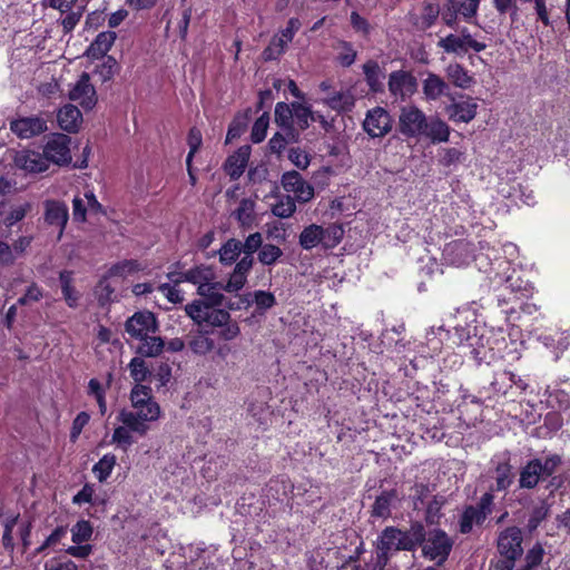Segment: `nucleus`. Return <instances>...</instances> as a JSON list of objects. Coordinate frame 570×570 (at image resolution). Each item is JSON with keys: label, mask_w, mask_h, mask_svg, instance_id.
<instances>
[{"label": "nucleus", "mask_w": 570, "mask_h": 570, "mask_svg": "<svg viewBox=\"0 0 570 570\" xmlns=\"http://www.w3.org/2000/svg\"><path fill=\"white\" fill-rule=\"evenodd\" d=\"M161 409L158 403H149V406L138 410L122 409L117 415L120 423L114 429L111 443L127 452L135 443V435L145 436L150 430V424L158 421Z\"/></svg>", "instance_id": "obj_1"}, {"label": "nucleus", "mask_w": 570, "mask_h": 570, "mask_svg": "<svg viewBox=\"0 0 570 570\" xmlns=\"http://www.w3.org/2000/svg\"><path fill=\"white\" fill-rule=\"evenodd\" d=\"M502 250L504 257L507 258V263L509 264L508 271L511 269V273H507L504 277V284H501V296H503V301H511L512 298L521 299L528 297L531 293L528 282L523 281L520 271L517 269L521 264L519 262V249L518 246L512 243H507L502 246Z\"/></svg>", "instance_id": "obj_2"}, {"label": "nucleus", "mask_w": 570, "mask_h": 570, "mask_svg": "<svg viewBox=\"0 0 570 570\" xmlns=\"http://www.w3.org/2000/svg\"><path fill=\"white\" fill-rule=\"evenodd\" d=\"M453 540L442 529H433L425 532L422 544V554L424 558L435 561V567L442 566L449 558Z\"/></svg>", "instance_id": "obj_3"}, {"label": "nucleus", "mask_w": 570, "mask_h": 570, "mask_svg": "<svg viewBox=\"0 0 570 570\" xmlns=\"http://www.w3.org/2000/svg\"><path fill=\"white\" fill-rule=\"evenodd\" d=\"M401 530L395 527H386L376 542L375 559L367 563L368 570H384L393 551H401Z\"/></svg>", "instance_id": "obj_4"}, {"label": "nucleus", "mask_w": 570, "mask_h": 570, "mask_svg": "<svg viewBox=\"0 0 570 570\" xmlns=\"http://www.w3.org/2000/svg\"><path fill=\"white\" fill-rule=\"evenodd\" d=\"M203 301H194L185 306L186 314L198 325L207 324L213 327L219 328L232 316L223 308H215Z\"/></svg>", "instance_id": "obj_5"}, {"label": "nucleus", "mask_w": 570, "mask_h": 570, "mask_svg": "<svg viewBox=\"0 0 570 570\" xmlns=\"http://www.w3.org/2000/svg\"><path fill=\"white\" fill-rule=\"evenodd\" d=\"M494 495L490 492L484 493L478 505H469L464 509L460 519V532L470 533L473 525H481L493 510Z\"/></svg>", "instance_id": "obj_6"}, {"label": "nucleus", "mask_w": 570, "mask_h": 570, "mask_svg": "<svg viewBox=\"0 0 570 570\" xmlns=\"http://www.w3.org/2000/svg\"><path fill=\"white\" fill-rule=\"evenodd\" d=\"M480 0H449L441 12L448 27H455L459 20L471 22L476 13Z\"/></svg>", "instance_id": "obj_7"}, {"label": "nucleus", "mask_w": 570, "mask_h": 570, "mask_svg": "<svg viewBox=\"0 0 570 570\" xmlns=\"http://www.w3.org/2000/svg\"><path fill=\"white\" fill-rule=\"evenodd\" d=\"M389 91L394 100L405 101L410 99L417 90V80L405 70L392 71L389 75Z\"/></svg>", "instance_id": "obj_8"}, {"label": "nucleus", "mask_w": 570, "mask_h": 570, "mask_svg": "<svg viewBox=\"0 0 570 570\" xmlns=\"http://www.w3.org/2000/svg\"><path fill=\"white\" fill-rule=\"evenodd\" d=\"M426 116L415 106H406L401 109L399 127L402 135L406 137H420L426 127Z\"/></svg>", "instance_id": "obj_9"}, {"label": "nucleus", "mask_w": 570, "mask_h": 570, "mask_svg": "<svg viewBox=\"0 0 570 570\" xmlns=\"http://www.w3.org/2000/svg\"><path fill=\"white\" fill-rule=\"evenodd\" d=\"M71 138L65 134H53L43 148V155L49 163L58 166L68 165L71 161Z\"/></svg>", "instance_id": "obj_10"}, {"label": "nucleus", "mask_w": 570, "mask_h": 570, "mask_svg": "<svg viewBox=\"0 0 570 570\" xmlns=\"http://www.w3.org/2000/svg\"><path fill=\"white\" fill-rule=\"evenodd\" d=\"M522 531L518 527H511L501 532V554L508 559L507 564L501 566V570H511L513 562L522 556Z\"/></svg>", "instance_id": "obj_11"}, {"label": "nucleus", "mask_w": 570, "mask_h": 570, "mask_svg": "<svg viewBox=\"0 0 570 570\" xmlns=\"http://www.w3.org/2000/svg\"><path fill=\"white\" fill-rule=\"evenodd\" d=\"M392 117L382 107H375L366 112L363 129L371 138H382L392 130Z\"/></svg>", "instance_id": "obj_12"}, {"label": "nucleus", "mask_w": 570, "mask_h": 570, "mask_svg": "<svg viewBox=\"0 0 570 570\" xmlns=\"http://www.w3.org/2000/svg\"><path fill=\"white\" fill-rule=\"evenodd\" d=\"M9 126L19 139H30L48 130L47 120L36 115L11 119Z\"/></svg>", "instance_id": "obj_13"}, {"label": "nucleus", "mask_w": 570, "mask_h": 570, "mask_svg": "<svg viewBox=\"0 0 570 570\" xmlns=\"http://www.w3.org/2000/svg\"><path fill=\"white\" fill-rule=\"evenodd\" d=\"M438 46L445 52L455 53L458 56H464L470 50L480 52L487 47L484 42L479 41L473 36L461 37L453 33L441 38L438 42Z\"/></svg>", "instance_id": "obj_14"}, {"label": "nucleus", "mask_w": 570, "mask_h": 570, "mask_svg": "<svg viewBox=\"0 0 570 570\" xmlns=\"http://www.w3.org/2000/svg\"><path fill=\"white\" fill-rule=\"evenodd\" d=\"M125 330L132 338H144L158 331V323L151 312H136L126 321Z\"/></svg>", "instance_id": "obj_15"}, {"label": "nucleus", "mask_w": 570, "mask_h": 570, "mask_svg": "<svg viewBox=\"0 0 570 570\" xmlns=\"http://www.w3.org/2000/svg\"><path fill=\"white\" fill-rule=\"evenodd\" d=\"M442 255L446 264L461 267L473 259L474 247L466 239H456L444 246Z\"/></svg>", "instance_id": "obj_16"}, {"label": "nucleus", "mask_w": 570, "mask_h": 570, "mask_svg": "<svg viewBox=\"0 0 570 570\" xmlns=\"http://www.w3.org/2000/svg\"><path fill=\"white\" fill-rule=\"evenodd\" d=\"M283 188L294 195L299 203H307L314 197V188L302 175L295 170L287 171L282 176Z\"/></svg>", "instance_id": "obj_17"}, {"label": "nucleus", "mask_w": 570, "mask_h": 570, "mask_svg": "<svg viewBox=\"0 0 570 570\" xmlns=\"http://www.w3.org/2000/svg\"><path fill=\"white\" fill-rule=\"evenodd\" d=\"M43 218L49 226L58 230V239H60L69 219L67 205L59 200H46Z\"/></svg>", "instance_id": "obj_18"}, {"label": "nucleus", "mask_w": 570, "mask_h": 570, "mask_svg": "<svg viewBox=\"0 0 570 570\" xmlns=\"http://www.w3.org/2000/svg\"><path fill=\"white\" fill-rule=\"evenodd\" d=\"M69 98L78 101L86 109H91L96 105V90L90 83L89 73H81L73 88L69 91Z\"/></svg>", "instance_id": "obj_19"}, {"label": "nucleus", "mask_w": 570, "mask_h": 570, "mask_svg": "<svg viewBox=\"0 0 570 570\" xmlns=\"http://www.w3.org/2000/svg\"><path fill=\"white\" fill-rule=\"evenodd\" d=\"M16 165L29 173H42L48 169V161L43 154L35 150H21L14 158Z\"/></svg>", "instance_id": "obj_20"}, {"label": "nucleus", "mask_w": 570, "mask_h": 570, "mask_svg": "<svg viewBox=\"0 0 570 570\" xmlns=\"http://www.w3.org/2000/svg\"><path fill=\"white\" fill-rule=\"evenodd\" d=\"M449 90V83L434 72H426V77L422 80V92L429 101H435L442 96H446Z\"/></svg>", "instance_id": "obj_21"}, {"label": "nucleus", "mask_w": 570, "mask_h": 570, "mask_svg": "<svg viewBox=\"0 0 570 570\" xmlns=\"http://www.w3.org/2000/svg\"><path fill=\"white\" fill-rule=\"evenodd\" d=\"M249 156H250V147L249 146H242L239 147L233 155H230L225 164H224V169L226 171V174L232 178V179H238L247 164H248V160H249Z\"/></svg>", "instance_id": "obj_22"}, {"label": "nucleus", "mask_w": 570, "mask_h": 570, "mask_svg": "<svg viewBox=\"0 0 570 570\" xmlns=\"http://www.w3.org/2000/svg\"><path fill=\"white\" fill-rule=\"evenodd\" d=\"M117 39L115 31H102L87 48L85 55L90 59H100L107 55Z\"/></svg>", "instance_id": "obj_23"}, {"label": "nucleus", "mask_w": 570, "mask_h": 570, "mask_svg": "<svg viewBox=\"0 0 570 570\" xmlns=\"http://www.w3.org/2000/svg\"><path fill=\"white\" fill-rule=\"evenodd\" d=\"M445 76L454 87L460 89H469L475 82L469 70L458 62H452L446 66Z\"/></svg>", "instance_id": "obj_24"}, {"label": "nucleus", "mask_w": 570, "mask_h": 570, "mask_svg": "<svg viewBox=\"0 0 570 570\" xmlns=\"http://www.w3.org/2000/svg\"><path fill=\"white\" fill-rule=\"evenodd\" d=\"M57 120L61 129L68 132H76L81 124L80 110L73 105H66L59 109Z\"/></svg>", "instance_id": "obj_25"}, {"label": "nucleus", "mask_w": 570, "mask_h": 570, "mask_svg": "<svg viewBox=\"0 0 570 570\" xmlns=\"http://www.w3.org/2000/svg\"><path fill=\"white\" fill-rule=\"evenodd\" d=\"M425 529L421 522H414L406 531L401 530V548L403 551H413L417 546L423 544Z\"/></svg>", "instance_id": "obj_26"}, {"label": "nucleus", "mask_w": 570, "mask_h": 570, "mask_svg": "<svg viewBox=\"0 0 570 570\" xmlns=\"http://www.w3.org/2000/svg\"><path fill=\"white\" fill-rule=\"evenodd\" d=\"M476 104L472 99L453 102L446 108L450 119L453 121L469 122L475 117Z\"/></svg>", "instance_id": "obj_27"}, {"label": "nucleus", "mask_w": 570, "mask_h": 570, "mask_svg": "<svg viewBox=\"0 0 570 570\" xmlns=\"http://www.w3.org/2000/svg\"><path fill=\"white\" fill-rule=\"evenodd\" d=\"M543 480L541 474L540 459L530 460L521 470L519 484L523 489H533Z\"/></svg>", "instance_id": "obj_28"}, {"label": "nucleus", "mask_w": 570, "mask_h": 570, "mask_svg": "<svg viewBox=\"0 0 570 570\" xmlns=\"http://www.w3.org/2000/svg\"><path fill=\"white\" fill-rule=\"evenodd\" d=\"M323 226L311 224L306 226L298 236V244L305 250H311L314 247L323 246Z\"/></svg>", "instance_id": "obj_29"}, {"label": "nucleus", "mask_w": 570, "mask_h": 570, "mask_svg": "<svg viewBox=\"0 0 570 570\" xmlns=\"http://www.w3.org/2000/svg\"><path fill=\"white\" fill-rule=\"evenodd\" d=\"M222 291H224L223 284L213 281H208L207 284L197 288L198 294L205 298L203 302L209 304V306H220L223 304L224 295Z\"/></svg>", "instance_id": "obj_30"}, {"label": "nucleus", "mask_w": 570, "mask_h": 570, "mask_svg": "<svg viewBox=\"0 0 570 570\" xmlns=\"http://www.w3.org/2000/svg\"><path fill=\"white\" fill-rule=\"evenodd\" d=\"M131 409L138 410L140 407L149 406V403H157L153 396V390L150 386L136 384L129 395Z\"/></svg>", "instance_id": "obj_31"}, {"label": "nucleus", "mask_w": 570, "mask_h": 570, "mask_svg": "<svg viewBox=\"0 0 570 570\" xmlns=\"http://www.w3.org/2000/svg\"><path fill=\"white\" fill-rule=\"evenodd\" d=\"M422 136H425L431 139L432 142H443L449 140L450 128L449 126L438 119L426 120V127H424V132Z\"/></svg>", "instance_id": "obj_32"}, {"label": "nucleus", "mask_w": 570, "mask_h": 570, "mask_svg": "<svg viewBox=\"0 0 570 570\" xmlns=\"http://www.w3.org/2000/svg\"><path fill=\"white\" fill-rule=\"evenodd\" d=\"M366 83L373 92L383 91L382 70L376 61L368 60L363 65Z\"/></svg>", "instance_id": "obj_33"}, {"label": "nucleus", "mask_w": 570, "mask_h": 570, "mask_svg": "<svg viewBox=\"0 0 570 570\" xmlns=\"http://www.w3.org/2000/svg\"><path fill=\"white\" fill-rule=\"evenodd\" d=\"M141 344L138 347V353L146 357H156L161 354L165 347V342L159 336H151L149 334L144 338H138Z\"/></svg>", "instance_id": "obj_34"}, {"label": "nucleus", "mask_w": 570, "mask_h": 570, "mask_svg": "<svg viewBox=\"0 0 570 570\" xmlns=\"http://www.w3.org/2000/svg\"><path fill=\"white\" fill-rule=\"evenodd\" d=\"M188 347L195 355L205 356L214 350L215 342L208 336V332H200L190 337Z\"/></svg>", "instance_id": "obj_35"}, {"label": "nucleus", "mask_w": 570, "mask_h": 570, "mask_svg": "<svg viewBox=\"0 0 570 570\" xmlns=\"http://www.w3.org/2000/svg\"><path fill=\"white\" fill-rule=\"evenodd\" d=\"M396 494L394 491H384L376 497L372 505V515L376 518H387L391 514V505L395 500Z\"/></svg>", "instance_id": "obj_36"}, {"label": "nucleus", "mask_w": 570, "mask_h": 570, "mask_svg": "<svg viewBox=\"0 0 570 570\" xmlns=\"http://www.w3.org/2000/svg\"><path fill=\"white\" fill-rule=\"evenodd\" d=\"M243 248V243L235 238L228 239L218 250L219 262L223 265H232L238 258Z\"/></svg>", "instance_id": "obj_37"}, {"label": "nucleus", "mask_w": 570, "mask_h": 570, "mask_svg": "<svg viewBox=\"0 0 570 570\" xmlns=\"http://www.w3.org/2000/svg\"><path fill=\"white\" fill-rule=\"evenodd\" d=\"M116 463V455L107 453L92 466V473L99 482H105L110 476Z\"/></svg>", "instance_id": "obj_38"}, {"label": "nucleus", "mask_w": 570, "mask_h": 570, "mask_svg": "<svg viewBox=\"0 0 570 570\" xmlns=\"http://www.w3.org/2000/svg\"><path fill=\"white\" fill-rule=\"evenodd\" d=\"M255 203L252 199L243 198L234 212V216L242 227H249L254 220Z\"/></svg>", "instance_id": "obj_39"}, {"label": "nucleus", "mask_w": 570, "mask_h": 570, "mask_svg": "<svg viewBox=\"0 0 570 570\" xmlns=\"http://www.w3.org/2000/svg\"><path fill=\"white\" fill-rule=\"evenodd\" d=\"M283 249L277 245L267 243L263 244L262 248L258 250V262L265 266L275 265L279 258L283 256Z\"/></svg>", "instance_id": "obj_40"}, {"label": "nucleus", "mask_w": 570, "mask_h": 570, "mask_svg": "<svg viewBox=\"0 0 570 570\" xmlns=\"http://www.w3.org/2000/svg\"><path fill=\"white\" fill-rule=\"evenodd\" d=\"M185 279L194 285H197V288L207 284L208 281L214 279V273L209 267L206 266H197L185 272Z\"/></svg>", "instance_id": "obj_41"}, {"label": "nucleus", "mask_w": 570, "mask_h": 570, "mask_svg": "<svg viewBox=\"0 0 570 570\" xmlns=\"http://www.w3.org/2000/svg\"><path fill=\"white\" fill-rule=\"evenodd\" d=\"M293 119L296 120V124L301 130L307 129L309 124L316 120L315 114L308 106H305L301 102H293Z\"/></svg>", "instance_id": "obj_42"}, {"label": "nucleus", "mask_w": 570, "mask_h": 570, "mask_svg": "<svg viewBox=\"0 0 570 570\" xmlns=\"http://www.w3.org/2000/svg\"><path fill=\"white\" fill-rule=\"evenodd\" d=\"M551 504L547 500H542L539 505L534 507L528 520L529 531H534L540 523L550 514Z\"/></svg>", "instance_id": "obj_43"}, {"label": "nucleus", "mask_w": 570, "mask_h": 570, "mask_svg": "<svg viewBox=\"0 0 570 570\" xmlns=\"http://www.w3.org/2000/svg\"><path fill=\"white\" fill-rule=\"evenodd\" d=\"M323 247L334 248L341 243L344 229L338 224H331L327 227H323Z\"/></svg>", "instance_id": "obj_44"}, {"label": "nucleus", "mask_w": 570, "mask_h": 570, "mask_svg": "<svg viewBox=\"0 0 570 570\" xmlns=\"http://www.w3.org/2000/svg\"><path fill=\"white\" fill-rule=\"evenodd\" d=\"M295 212V199L291 196L281 197L278 202L272 207V214L278 218H289L294 215Z\"/></svg>", "instance_id": "obj_45"}, {"label": "nucleus", "mask_w": 570, "mask_h": 570, "mask_svg": "<svg viewBox=\"0 0 570 570\" xmlns=\"http://www.w3.org/2000/svg\"><path fill=\"white\" fill-rule=\"evenodd\" d=\"M88 394L96 399L100 414L105 415L107 412L106 387L97 379H91L88 383Z\"/></svg>", "instance_id": "obj_46"}, {"label": "nucleus", "mask_w": 570, "mask_h": 570, "mask_svg": "<svg viewBox=\"0 0 570 570\" xmlns=\"http://www.w3.org/2000/svg\"><path fill=\"white\" fill-rule=\"evenodd\" d=\"M130 376L132 380L140 384L141 382L146 381L147 377L150 375V371L146 364V362L141 357H134L129 365Z\"/></svg>", "instance_id": "obj_47"}, {"label": "nucleus", "mask_w": 570, "mask_h": 570, "mask_svg": "<svg viewBox=\"0 0 570 570\" xmlns=\"http://www.w3.org/2000/svg\"><path fill=\"white\" fill-rule=\"evenodd\" d=\"M94 529L89 521L80 520L71 528L72 541L76 544L89 541Z\"/></svg>", "instance_id": "obj_48"}, {"label": "nucleus", "mask_w": 570, "mask_h": 570, "mask_svg": "<svg viewBox=\"0 0 570 570\" xmlns=\"http://www.w3.org/2000/svg\"><path fill=\"white\" fill-rule=\"evenodd\" d=\"M294 107L285 102H277L275 106V122L281 128L288 127L293 122Z\"/></svg>", "instance_id": "obj_49"}, {"label": "nucleus", "mask_w": 570, "mask_h": 570, "mask_svg": "<svg viewBox=\"0 0 570 570\" xmlns=\"http://www.w3.org/2000/svg\"><path fill=\"white\" fill-rule=\"evenodd\" d=\"M140 269V265L135 259H126L112 265L108 272V275L125 277Z\"/></svg>", "instance_id": "obj_50"}, {"label": "nucleus", "mask_w": 570, "mask_h": 570, "mask_svg": "<svg viewBox=\"0 0 570 570\" xmlns=\"http://www.w3.org/2000/svg\"><path fill=\"white\" fill-rule=\"evenodd\" d=\"M268 125L269 117L266 112L256 119L250 132V139L254 144L262 142L265 139Z\"/></svg>", "instance_id": "obj_51"}, {"label": "nucleus", "mask_w": 570, "mask_h": 570, "mask_svg": "<svg viewBox=\"0 0 570 570\" xmlns=\"http://www.w3.org/2000/svg\"><path fill=\"white\" fill-rule=\"evenodd\" d=\"M216 335L219 340L225 342L234 341L240 335V327L238 323L230 317L216 331Z\"/></svg>", "instance_id": "obj_52"}, {"label": "nucleus", "mask_w": 570, "mask_h": 570, "mask_svg": "<svg viewBox=\"0 0 570 570\" xmlns=\"http://www.w3.org/2000/svg\"><path fill=\"white\" fill-rule=\"evenodd\" d=\"M544 556V550L541 543L537 542L525 554V566L520 570H533L541 564Z\"/></svg>", "instance_id": "obj_53"}, {"label": "nucleus", "mask_w": 570, "mask_h": 570, "mask_svg": "<svg viewBox=\"0 0 570 570\" xmlns=\"http://www.w3.org/2000/svg\"><path fill=\"white\" fill-rule=\"evenodd\" d=\"M464 159V153L459 148H444L440 151V164L445 167L460 164Z\"/></svg>", "instance_id": "obj_54"}, {"label": "nucleus", "mask_w": 570, "mask_h": 570, "mask_svg": "<svg viewBox=\"0 0 570 570\" xmlns=\"http://www.w3.org/2000/svg\"><path fill=\"white\" fill-rule=\"evenodd\" d=\"M254 303L259 313H264L276 304L273 293L266 291L254 292Z\"/></svg>", "instance_id": "obj_55"}, {"label": "nucleus", "mask_w": 570, "mask_h": 570, "mask_svg": "<svg viewBox=\"0 0 570 570\" xmlns=\"http://www.w3.org/2000/svg\"><path fill=\"white\" fill-rule=\"evenodd\" d=\"M445 503V499L443 497H434L426 507V522L428 523H436L441 517V509Z\"/></svg>", "instance_id": "obj_56"}, {"label": "nucleus", "mask_w": 570, "mask_h": 570, "mask_svg": "<svg viewBox=\"0 0 570 570\" xmlns=\"http://www.w3.org/2000/svg\"><path fill=\"white\" fill-rule=\"evenodd\" d=\"M475 331L474 326L468 325V326H455L454 332L452 334V341L456 345H463L468 344L469 346H473L472 340V332Z\"/></svg>", "instance_id": "obj_57"}, {"label": "nucleus", "mask_w": 570, "mask_h": 570, "mask_svg": "<svg viewBox=\"0 0 570 570\" xmlns=\"http://www.w3.org/2000/svg\"><path fill=\"white\" fill-rule=\"evenodd\" d=\"M31 210L30 203H23L18 206L11 208L10 213L7 215L4 219V224L7 226H12L18 222L22 220L26 215Z\"/></svg>", "instance_id": "obj_58"}, {"label": "nucleus", "mask_w": 570, "mask_h": 570, "mask_svg": "<svg viewBox=\"0 0 570 570\" xmlns=\"http://www.w3.org/2000/svg\"><path fill=\"white\" fill-rule=\"evenodd\" d=\"M561 463H562L561 456L558 454L548 455L544 459V461L540 460L541 474H542L543 479L552 476L553 473L561 465Z\"/></svg>", "instance_id": "obj_59"}, {"label": "nucleus", "mask_w": 570, "mask_h": 570, "mask_svg": "<svg viewBox=\"0 0 570 570\" xmlns=\"http://www.w3.org/2000/svg\"><path fill=\"white\" fill-rule=\"evenodd\" d=\"M203 142L202 132L196 127H193L188 132V146L189 153L186 158V163H193V158L197 150L200 148Z\"/></svg>", "instance_id": "obj_60"}, {"label": "nucleus", "mask_w": 570, "mask_h": 570, "mask_svg": "<svg viewBox=\"0 0 570 570\" xmlns=\"http://www.w3.org/2000/svg\"><path fill=\"white\" fill-rule=\"evenodd\" d=\"M263 246V236L259 232L248 235L243 243V248L246 256H252L258 252Z\"/></svg>", "instance_id": "obj_61"}, {"label": "nucleus", "mask_w": 570, "mask_h": 570, "mask_svg": "<svg viewBox=\"0 0 570 570\" xmlns=\"http://www.w3.org/2000/svg\"><path fill=\"white\" fill-rule=\"evenodd\" d=\"M88 212V207L86 204V198L80 196H75L72 199V216L76 222L83 223L86 222V214Z\"/></svg>", "instance_id": "obj_62"}, {"label": "nucleus", "mask_w": 570, "mask_h": 570, "mask_svg": "<svg viewBox=\"0 0 570 570\" xmlns=\"http://www.w3.org/2000/svg\"><path fill=\"white\" fill-rule=\"evenodd\" d=\"M288 159L299 169H306L309 165L308 155L301 148H291Z\"/></svg>", "instance_id": "obj_63"}, {"label": "nucleus", "mask_w": 570, "mask_h": 570, "mask_svg": "<svg viewBox=\"0 0 570 570\" xmlns=\"http://www.w3.org/2000/svg\"><path fill=\"white\" fill-rule=\"evenodd\" d=\"M41 298H42L41 288L36 284H31L27 288L26 293L18 299L17 303L19 305H29V304L40 301Z\"/></svg>", "instance_id": "obj_64"}]
</instances>
